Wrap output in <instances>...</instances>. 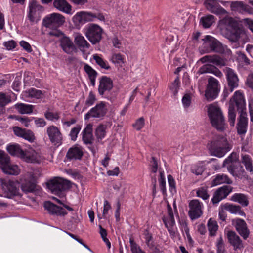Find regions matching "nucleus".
<instances>
[{
    "label": "nucleus",
    "instance_id": "obj_34",
    "mask_svg": "<svg viewBox=\"0 0 253 253\" xmlns=\"http://www.w3.org/2000/svg\"><path fill=\"white\" fill-rule=\"evenodd\" d=\"M44 207L45 209L52 214L63 216L67 214V212L63 208L58 207L49 201L45 202Z\"/></svg>",
    "mask_w": 253,
    "mask_h": 253
},
{
    "label": "nucleus",
    "instance_id": "obj_37",
    "mask_svg": "<svg viewBox=\"0 0 253 253\" xmlns=\"http://www.w3.org/2000/svg\"><path fill=\"white\" fill-rule=\"evenodd\" d=\"M222 208L231 214H238L241 216L245 215V213L238 205H235L232 204L226 203L222 204Z\"/></svg>",
    "mask_w": 253,
    "mask_h": 253
},
{
    "label": "nucleus",
    "instance_id": "obj_4",
    "mask_svg": "<svg viewBox=\"0 0 253 253\" xmlns=\"http://www.w3.org/2000/svg\"><path fill=\"white\" fill-rule=\"evenodd\" d=\"M0 168L7 174L17 175L20 173L19 167L10 161V157L0 150Z\"/></svg>",
    "mask_w": 253,
    "mask_h": 253
},
{
    "label": "nucleus",
    "instance_id": "obj_23",
    "mask_svg": "<svg viewBox=\"0 0 253 253\" xmlns=\"http://www.w3.org/2000/svg\"><path fill=\"white\" fill-rule=\"evenodd\" d=\"M232 191V187L230 186H223L219 188L215 192L212 201L213 204H217L222 199L225 198Z\"/></svg>",
    "mask_w": 253,
    "mask_h": 253
},
{
    "label": "nucleus",
    "instance_id": "obj_44",
    "mask_svg": "<svg viewBox=\"0 0 253 253\" xmlns=\"http://www.w3.org/2000/svg\"><path fill=\"white\" fill-rule=\"evenodd\" d=\"M93 59L95 61L96 63L102 69L105 70H109L110 66L108 62L103 59L100 55L97 54H95L92 55Z\"/></svg>",
    "mask_w": 253,
    "mask_h": 253
},
{
    "label": "nucleus",
    "instance_id": "obj_24",
    "mask_svg": "<svg viewBox=\"0 0 253 253\" xmlns=\"http://www.w3.org/2000/svg\"><path fill=\"white\" fill-rule=\"evenodd\" d=\"M204 4L207 9L211 13L216 14H226L227 13L226 10L219 5L216 0H206Z\"/></svg>",
    "mask_w": 253,
    "mask_h": 253
},
{
    "label": "nucleus",
    "instance_id": "obj_8",
    "mask_svg": "<svg viewBox=\"0 0 253 253\" xmlns=\"http://www.w3.org/2000/svg\"><path fill=\"white\" fill-rule=\"evenodd\" d=\"M84 31V35L93 44L99 42L102 38L103 29L97 24H89L85 27Z\"/></svg>",
    "mask_w": 253,
    "mask_h": 253
},
{
    "label": "nucleus",
    "instance_id": "obj_25",
    "mask_svg": "<svg viewBox=\"0 0 253 253\" xmlns=\"http://www.w3.org/2000/svg\"><path fill=\"white\" fill-rule=\"evenodd\" d=\"M74 43L78 48L83 53H85L90 46L89 43L84 37L79 33L74 34Z\"/></svg>",
    "mask_w": 253,
    "mask_h": 253
},
{
    "label": "nucleus",
    "instance_id": "obj_58",
    "mask_svg": "<svg viewBox=\"0 0 253 253\" xmlns=\"http://www.w3.org/2000/svg\"><path fill=\"white\" fill-rule=\"evenodd\" d=\"M191 102V96L189 94H185L182 99V103L183 107L188 108L190 105Z\"/></svg>",
    "mask_w": 253,
    "mask_h": 253
},
{
    "label": "nucleus",
    "instance_id": "obj_54",
    "mask_svg": "<svg viewBox=\"0 0 253 253\" xmlns=\"http://www.w3.org/2000/svg\"><path fill=\"white\" fill-rule=\"evenodd\" d=\"M145 121L143 117L138 119L133 125V127L137 130H140L144 126Z\"/></svg>",
    "mask_w": 253,
    "mask_h": 253
},
{
    "label": "nucleus",
    "instance_id": "obj_33",
    "mask_svg": "<svg viewBox=\"0 0 253 253\" xmlns=\"http://www.w3.org/2000/svg\"><path fill=\"white\" fill-rule=\"evenodd\" d=\"M197 73L199 75L204 73H211L219 78L223 76L222 72L219 69L214 66L209 64L203 65L200 67Z\"/></svg>",
    "mask_w": 253,
    "mask_h": 253
},
{
    "label": "nucleus",
    "instance_id": "obj_59",
    "mask_svg": "<svg viewBox=\"0 0 253 253\" xmlns=\"http://www.w3.org/2000/svg\"><path fill=\"white\" fill-rule=\"evenodd\" d=\"M80 129L81 127L79 126H77L71 129L70 133V136L72 140L75 141L76 140Z\"/></svg>",
    "mask_w": 253,
    "mask_h": 253
},
{
    "label": "nucleus",
    "instance_id": "obj_20",
    "mask_svg": "<svg viewBox=\"0 0 253 253\" xmlns=\"http://www.w3.org/2000/svg\"><path fill=\"white\" fill-rule=\"evenodd\" d=\"M93 17L91 12L80 11L73 17L72 21L75 25L79 26L86 22L92 21Z\"/></svg>",
    "mask_w": 253,
    "mask_h": 253
},
{
    "label": "nucleus",
    "instance_id": "obj_49",
    "mask_svg": "<svg viewBox=\"0 0 253 253\" xmlns=\"http://www.w3.org/2000/svg\"><path fill=\"white\" fill-rule=\"evenodd\" d=\"M106 126L103 125H100L97 127L95 134L98 139H102L104 138L106 134Z\"/></svg>",
    "mask_w": 253,
    "mask_h": 253
},
{
    "label": "nucleus",
    "instance_id": "obj_50",
    "mask_svg": "<svg viewBox=\"0 0 253 253\" xmlns=\"http://www.w3.org/2000/svg\"><path fill=\"white\" fill-rule=\"evenodd\" d=\"M44 116L49 120H57L59 118V114L57 112L47 111L44 113Z\"/></svg>",
    "mask_w": 253,
    "mask_h": 253
},
{
    "label": "nucleus",
    "instance_id": "obj_22",
    "mask_svg": "<svg viewBox=\"0 0 253 253\" xmlns=\"http://www.w3.org/2000/svg\"><path fill=\"white\" fill-rule=\"evenodd\" d=\"M225 74L230 92H232L235 88L238 86V78L233 70L229 68L225 69Z\"/></svg>",
    "mask_w": 253,
    "mask_h": 253
},
{
    "label": "nucleus",
    "instance_id": "obj_11",
    "mask_svg": "<svg viewBox=\"0 0 253 253\" xmlns=\"http://www.w3.org/2000/svg\"><path fill=\"white\" fill-rule=\"evenodd\" d=\"M65 21V17L57 13H53L45 16L42 21V24L46 28H57L62 25Z\"/></svg>",
    "mask_w": 253,
    "mask_h": 253
},
{
    "label": "nucleus",
    "instance_id": "obj_48",
    "mask_svg": "<svg viewBox=\"0 0 253 253\" xmlns=\"http://www.w3.org/2000/svg\"><path fill=\"white\" fill-rule=\"evenodd\" d=\"M96 98L95 94L93 93L92 91H90L88 96L85 100L84 106L83 108V111L86 109L88 107L92 105L96 101Z\"/></svg>",
    "mask_w": 253,
    "mask_h": 253
},
{
    "label": "nucleus",
    "instance_id": "obj_27",
    "mask_svg": "<svg viewBox=\"0 0 253 253\" xmlns=\"http://www.w3.org/2000/svg\"><path fill=\"white\" fill-rule=\"evenodd\" d=\"M202 63H210L218 66H223L226 64L224 59L218 55H206L200 59Z\"/></svg>",
    "mask_w": 253,
    "mask_h": 253
},
{
    "label": "nucleus",
    "instance_id": "obj_41",
    "mask_svg": "<svg viewBox=\"0 0 253 253\" xmlns=\"http://www.w3.org/2000/svg\"><path fill=\"white\" fill-rule=\"evenodd\" d=\"M14 107L20 114H30L33 112L35 106L21 103L16 104Z\"/></svg>",
    "mask_w": 253,
    "mask_h": 253
},
{
    "label": "nucleus",
    "instance_id": "obj_47",
    "mask_svg": "<svg viewBox=\"0 0 253 253\" xmlns=\"http://www.w3.org/2000/svg\"><path fill=\"white\" fill-rule=\"evenodd\" d=\"M214 17L213 15H208L202 17L200 22L204 28H207L210 27L214 22Z\"/></svg>",
    "mask_w": 253,
    "mask_h": 253
},
{
    "label": "nucleus",
    "instance_id": "obj_46",
    "mask_svg": "<svg viewBox=\"0 0 253 253\" xmlns=\"http://www.w3.org/2000/svg\"><path fill=\"white\" fill-rule=\"evenodd\" d=\"M242 162L244 165L246 169L250 173L253 172V161L251 158L247 155H243L242 157Z\"/></svg>",
    "mask_w": 253,
    "mask_h": 253
},
{
    "label": "nucleus",
    "instance_id": "obj_13",
    "mask_svg": "<svg viewBox=\"0 0 253 253\" xmlns=\"http://www.w3.org/2000/svg\"><path fill=\"white\" fill-rule=\"evenodd\" d=\"M107 103L103 101L98 103L85 115V120H88L91 117L102 118L107 111Z\"/></svg>",
    "mask_w": 253,
    "mask_h": 253
},
{
    "label": "nucleus",
    "instance_id": "obj_16",
    "mask_svg": "<svg viewBox=\"0 0 253 253\" xmlns=\"http://www.w3.org/2000/svg\"><path fill=\"white\" fill-rule=\"evenodd\" d=\"M203 41H204L203 43L204 47H208L206 49L207 52L211 51L217 52H223L220 43L212 36L207 35L205 37Z\"/></svg>",
    "mask_w": 253,
    "mask_h": 253
},
{
    "label": "nucleus",
    "instance_id": "obj_30",
    "mask_svg": "<svg viewBox=\"0 0 253 253\" xmlns=\"http://www.w3.org/2000/svg\"><path fill=\"white\" fill-rule=\"evenodd\" d=\"M112 87L113 82L110 78L103 76L100 79L98 87V92L100 95H102L106 92L109 91Z\"/></svg>",
    "mask_w": 253,
    "mask_h": 253
},
{
    "label": "nucleus",
    "instance_id": "obj_28",
    "mask_svg": "<svg viewBox=\"0 0 253 253\" xmlns=\"http://www.w3.org/2000/svg\"><path fill=\"white\" fill-rule=\"evenodd\" d=\"M240 116L237 124V131L239 134H244L247 131L248 126L247 115L245 111H240Z\"/></svg>",
    "mask_w": 253,
    "mask_h": 253
},
{
    "label": "nucleus",
    "instance_id": "obj_35",
    "mask_svg": "<svg viewBox=\"0 0 253 253\" xmlns=\"http://www.w3.org/2000/svg\"><path fill=\"white\" fill-rule=\"evenodd\" d=\"M227 237L229 243L236 249H240L243 247L242 240L239 236L233 231H229Z\"/></svg>",
    "mask_w": 253,
    "mask_h": 253
},
{
    "label": "nucleus",
    "instance_id": "obj_29",
    "mask_svg": "<svg viewBox=\"0 0 253 253\" xmlns=\"http://www.w3.org/2000/svg\"><path fill=\"white\" fill-rule=\"evenodd\" d=\"M60 45L63 50L67 54H72L76 49L72 40L66 36L60 38Z\"/></svg>",
    "mask_w": 253,
    "mask_h": 253
},
{
    "label": "nucleus",
    "instance_id": "obj_61",
    "mask_svg": "<svg viewBox=\"0 0 253 253\" xmlns=\"http://www.w3.org/2000/svg\"><path fill=\"white\" fill-rule=\"evenodd\" d=\"M111 207L109 202L107 200H105L104 201L103 205V210L102 213V217L103 218H106L107 215L108 214L109 211L111 209Z\"/></svg>",
    "mask_w": 253,
    "mask_h": 253
},
{
    "label": "nucleus",
    "instance_id": "obj_39",
    "mask_svg": "<svg viewBox=\"0 0 253 253\" xmlns=\"http://www.w3.org/2000/svg\"><path fill=\"white\" fill-rule=\"evenodd\" d=\"M230 8L233 11L241 13L249 12V6L241 1H232L230 3Z\"/></svg>",
    "mask_w": 253,
    "mask_h": 253
},
{
    "label": "nucleus",
    "instance_id": "obj_31",
    "mask_svg": "<svg viewBox=\"0 0 253 253\" xmlns=\"http://www.w3.org/2000/svg\"><path fill=\"white\" fill-rule=\"evenodd\" d=\"M231 102H234L240 111H245L246 109V103L244 97L242 92L239 90L235 92L233 96L231 99Z\"/></svg>",
    "mask_w": 253,
    "mask_h": 253
},
{
    "label": "nucleus",
    "instance_id": "obj_64",
    "mask_svg": "<svg viewBox=\"0 0 253 253\" xmlns=\"http://www.w3.org/2000/svg\"><path fill=\"white\" fill-rule=\"evenodd\" d=\"M216 247L217 248V252L219 253H223L224 251V245L223 240L221 237L217 239Z\"/></svg>",
    "mask_w": 253,
    "mask_h": 253
},
{
    "label": "nucleus",
    "instance_id": "obj_7",
    "mask_svg": "<svg viewBox=\"0 0 253 253\" xmlns=\"http://www.w3.org/2000/svg\"><path fill=\"white\" fill-rule=\"evenodd\" d=\"M237 159L236 153H231L223 162V167H226L228 171L235 177L242 178L245 175V170L242 167H240L239 169L235 168L233 163Z\"/></svg>",
    "mask_w": 253,
    "mask_h": 253
},
{
    "label": "nucleus",
    "instance_id": "obj_26",
    "mask_svg": "<svg viewBox=\"0 0 253 253\" xmlns=\"http://www.w3.org/2000/svg\"><path fill=\"white\" fill-rule=\"evenodd\" d=\"M13 130L15 135L18 137H22L30 142H34L35 139L34 134L30 130L23 129L18 126H14L13 128Z\"/></svg>",
    "mask_w": 253,
    "mask_h": 253
},
{
    "label": "nucleus",
    "instance_id": "obj_19",
    "mask_svg": "<svg viewBox=\"0 0 253 253\" xmlns=\"http://www.w3.org/2000/svg\"><path fill=\"white\" fill-rule=\"evenodd\" d=\"M22 99L29 102H34L35 100L42 98L43 97L42 92L34 88L23 91L21 94Z\"/></svg>",
    "mask_w": 253,
    "mask_h": 253
},
{
    "label": "nucleus",
    "instance_id": "obj_53",
    "mask_svg": "<svg viewBox=\"0 0 253 253\" xmlns=\"http://www.w3.org/2000/svg\"><path fill=\"white\" fill-rule=\"evenodd\" d=\"M179 88V77H176L174 82L170 86V89L173 93L174 95H176L178 92Z\"/></svg>",
    "mask_w": 253,
    "mask_h": 253
},
{
    "label": "nucleus",
    "instance_id": "obj_38",
    "mask_svg": "<svg viewBox=\"0 0 253 253\" xmlns=\"http://www.w3.org/2000/svg\"><path fill=\"white\" fill-rule=\"evenodd\" d=\"M228 184L232 183V180L225 174H216L211 182V186H215L222 184Z\"/></svg>",
    "mask_w": 253,
    "mask_h": 253
},
{
    "label": "nucleus",
    "instance_id": "obj_57",
    "mask_svg": "<svg viewBox=\"0 0 253 253\" xmlns=\"http://www.w3.org/2000/svg\"><path fill=\"white\" fill-rule=\"evenodd\" d=\"M204 170V168L201 165H194L191 168V172L196 175H201Z\"/></svg>",
    "mask_w": 253,
    "mask_h": 253
},
{
    "label": "nucleus",
    "instance_id": "obj_14",
    "mask_svg": "<svg viewBox=\"0 0 253 253\" xmlns=\"http://www.w3.org/2000/svg\"><path fill=\"white\" fill-rule=\"evenodd\" d=\"M167 209L168 216L166 217H164L163 220L170 235L174 237L176 235V230L174 227L175 222L172 209L169 204L167 206Z\"/></svg>",
    "mask_w": 253,
    "mask_h": 253
},
{
    "label": "nucleus",
    "instance_id": "obj_32",
    "mask_svg": "<svg viewBox=\"0 0 253 253\" xmlns=\"http://www.w3.org/2000/svg\"><path fill=\"white\" fill-rule=\"evenodd\" d=\"M83 148L79 146H75L70 148L66 154V157L68 159L80 160L83 155Z\"/></svg>",
    "mask_w": 253,
    "mask_h": 253
},
{
    "label": "nucleus",
    "instance_id": "obj_56",
    "mask_svg": "<svg viewBox=\"0 0 253 253\" xmlns=\"http://www.w3.org/2000/svg\"><path fill=\"white\" fill-rule=\"evenodd\" d=\"M236 119V114L234 110L231 107H230L228 111V121L231 126H234Z\"/></svg>",
    "mask_w": 253,
    "mask_h": 253
},
{
    "label": "nucleus",
    "instance_id": "obj_36",
    "mask_svg": "<svg viewBox=\"0 0 253 253\" xmlns=\"http://www.w3.org/2000/svg\"><path fill=\"white\" fill-rule=\"evenodd\" d=\"M54 6L65 13L72 14V7L65 0H54Z\"/></svg>",
    "mask_w": 253,
    "mask_h": 253
},
{
    "label": "nucleus",
    "instance_id": "obj_15",
    "mask_svg": "<svg viewBox=\"0 0 253 253\" xmlns=\"http://www.w3.org/2000/svg\"><path fill=\"white\" fill-rule=\"evenodd\" d=\"M189 216L192 220L199 218L202 214L203 204L199 200L195 199L191 200L189 203Z\"/></svg>",
    "mask_w": 253,
    "mask_h": 253
},
{
    "label": "nucleus",
    "instance_id": "obj_2",
    "mask_svg": "<svg viewBox=\"0 0 253 253\" xmlns=\"http://www.w3.org/2000/svg\"><path fill=\"white\" fill-rule=\"evenodd\" d=\"M232 148V144L222 135L215 136L209 144L210 150L216 156L222 157Z\"/></svg>",
    "mask_w": 253,
    "mask_h": 253
},
{
    "label": "nucleus",
    "instance_id": "obj_17",
    "mask_svg": "<svg viewBox=\"0 0 253 253\" xmlns=\"http://www.w3.org/2000/svg\"><path fill=\"white\" fill-rule=\"evenodd\" d=\"M43 159L41 153L30 148L24 151L22 160L28 163H40Z\"/></svg>",
    "mask_w": 253,
    "mask_h": 253
},
{
    "label": "nucleus",
    "instance_id": "obj_43",
    "mask_svg": "<svg viewBox=\"0 0 253 253\" xmlns=\"http://www.w3.org/2000/svg\"><path fill=\"white\" fill-rule=\"evenodd\" d=\"M231 200L238 202L243 206H247L249 201L246 196L242 193H235L231 197Z\"/></svg>",
    "mask_w": 253,
    "mask_h": 253
},
{
    "label": "nucleus",
    "instance_id": "obj_12",
    "mask_svg": "<svg viewBox=\"0 0 253 253\" xmlns=\"http://www.w3.org/2000/svg\"><path fill=\"white\" fill-rule=\"evenodd\" d=\"M21 189L25 193H32L36 188V180L34 175L28 172L23 175L20 179Z\"/></svg>",
    "mask_w": 253,
    "mask_h": 253
},
{
    "label": "nucleus",
    "instance_id": "obj_45",
    "mask_svg": "<svg viewBox=\"0 0 253 253\" xmlns=\"http://www.w3.org/2000/svg\"><path fill=\"white\" fill-rule=\"evenodd\" d=\"M110 61L117 66L122 67L125 63V57L120 53H113L110 58Z\"/></svg>",
    "mask_w": 253,
    "mask_h": 253
},
{
    "label": "nucleus",
    "instance_id": "obj_3",
    "mask_svg": "<svg viewBox=\"0 0 253 253\" xmlns=\"http://www.w3.org/2000/svg\"><path fill=\"white\" fill-rule=\"evenodd\" d=\"M207 110L212 126L218 131H224L227 125L220 107L217 104L212 103L207 106Z\"/></svg>",
    "mask_w": 253,
    "mask_h": 253
},
{
    "label": "nucleus",
    "instance_id": "obj_60",
    "mask_svg": "<svg viewBox=\"0 0 253 253\" xmlns=\"http://www.w3.org/2000/svg\"><path fill=\"white\" fill-rule=\"evenodd\" d=\"M181 228L183 232H184L188 241L190 243H192L193 240L189 233V230L187 226V224L185 222H183L181 224Z\"/></svg>",
    "mask_w": 253,
    "mask_h": 253
},
{
    "label": "nucleus",
    "instance_id": "obj_1",
    "mask_svg": "<svg viewBox=\"0 0 253 253\" xmlns=\"http://www.w3.org/2000/svg\"><path fill=\"white\" fill-rule=\"evenodd\" d=\"M227 29L230 33L227 37L232 42L233 47L238 48L249 41L247 33L239 27L238 23L233 19H229Z\"/></svg>",
    "mask_w": 253,
    "mask_h": 253
},
{
    "label": "nucleus",
    "instance_id": "obj_52",
    "mask_svg": "<svg viewBox=\"0 0 253 253\" xmlns=\"http://www.w3.org/2000/svg\"><path fill=\"white\" fill-rule=\"evenodd\" d=\"M159 184L160 187L161 189V190L164 192L166 190V180L164 175V172L162 171L160 169H159Z\"/></svg>",
    "mask_w": 253,
    "mask_h": 253
},
{
    "label": "nucleus",
    "instance_id": "obj_21",
    "mask_svg": "<svg viewBox=\"0 0 253 253\" xmlns=\"http://www.w3.org/2000/svg\"><path fill=\"white\" fill-rule=\"evenodd\" d=\"M232 224L235 227L239 234L244 239H246L249 235V230L247 228L245 221L242 219L236 218L232 220Z\"/></svg>",
    "mask_w": 253,
    "mask_h": 253
},
{
    "label": "nucleus",
    "instance_id": "obj_9",
    "mask_svg": "<svg viewBox=\"0 0 253 253\" xmlns=\"http://www.w3.org/2000/svg\"><path fill=\"white\" fill-rule=\"evenodd\" d=\"M28 7V20L32 23L38 22L41 19V13L44 10L43 7L35 0H31L29 1Z\"/></svg>",
    "mask_w": 253,
    "mask_h": 253
},
{
    "label": "nucleus",
    "instance_id": "obj_51",
    "mask_svg": "<svg viewBox=\"0 0 253 253\" xmlns=\"http://www.w3.org/2000/svg\"><path fill=\"white\" fill-rule=\"evenodd\" d=\"M11 102V97L5 93L0 92V106L3 107L6 106Z\"/></svg>",
    "mask_w": 253,
    "mask_h": 253
},
{
    "label": "nucleus",
    "instance_id": "obj_55",
    "mask_svg": "<svg viewBox=\"0 0 253 253\" xmlns=\"http://www.w3.org/2000/svg\"><path fill=\"white\" fill-rule=\"evenodd\" d=\"M197 195L198 197L202 198L203 200H206L209 197L207 189L204 187H201L197 190Z\"/></svg>",
    "mask_w": 253,
    "mask_h": 253
},
{
    "label": "nucleus",
    "instance_id": "obj_6",
    "mask_svg": "<svg viewBox=\"0 0 253 253\" xmlns=\"http://www.w3.org/2000/svg\"><path fill=\"white\" fill-rule=\"evenodd\" d=\"M47 188L55 194L60 195L70 187V183L60 177H56L47 182Z\"/></svg>",
    "mask_w": 253,
    "mask_h": 253
},
{
    "label": "nucleus",
    "instance_id": "obj_62",
    "mask_svg": "<svg viewBox=\"0 0 253 253\" xmlns=\"http://www.w3.org/2000/svg\"><path fill=\"white\" fill-rule=\"evenodd\" d=\"M16 119L19 121L24 126L28 127L31 119L27 117H17Z\"/></svg>",
    "mask_w": 253,
    "mask_h": 253
},
{
    "label": "nucleus",
    "instance_id": "obj_40",
    "mask_svg": "<svg viewBox=\"0 0 253 253\" xmlns=\"http://www.w3.org/2000/svg\"><path fill=\"white\" fill-rule=\"evenodd\" d=\"M6 150L11 155L16 156L22 159L24 151H23L20 146L17 144H12L8 145L6 147Z\"/></svg>",
    "mask_w": 253,
    "mask_h": 253
},
{
    "label": "nucleus",
    "instance_id": "obj_5",
    "mask_svg": "<svg viewBox=\"0 0 253 253\" xmlns=\"http://www.w3.org/2000/svg\"><path fill=\"white\" fill-rule=\"evenodd\" d=\"M220 89V84L219 81L212 76L209 77L205 90V98L208 101L215 99L217 97Z\"/></svg>",
    "mask_w": 253,
    "mask_h": 253
},
{
    "label": "nucleus",
    "instance_id": "obj_18",
    "mask_svg": "<svg viewBox=\"0 0 253 253\" xmlns=\"http://www.w3.org/2000/svg\"><path fill=\"white\" fill-rule=\"evenodd\" d=\"M47 134L50 142L56 145H60L62 143V135L59 129L54 126H50L47 128Z\"/></svg>",
    "mask_w": 253,
    "mask_h": 253
},
{
    "label": "nucleus",
    "instance_id": "obj_42",
    "mask_svg": "<svg viewBox=\"0 0 253 253\" xmlns=\"http://www.w3.org/2000/svg\"><path fill=\"white\" fill-rule=\"evenodd\" d=\"M207 227L210 236H216L219 227L216 220L212 218H210L207 222Z\"/></svg>",
    "mask_w": 253,
    "mask_h": 253
},
{
    "label": "nucleus",
    "instance_id": "obj_63",
    "mask_svg": "<svg viewBox=\"0 0 253 253\" xmlns=\"http://www.w3.org/2000/svg\"><path fill=\"white\" fill-rule=\"evenodd\" d=\"M84 69L89 76V78L92 77H96V72L89 65L85 64L84 66Z\"/></svg>",
    "mask_w": 253,
    "mask_h": 253
},
{
    "label": "nucleus",
    "instance_id": "obj_10",
    "mask_svg": "<svg viewBox=\"0 0 253 253\" xmlns=\"http://www.w3.org/2000/svg\"><path fill=\"white\" fill-rule=\"evenodd\" d=\"M0 183L5 197L10 198L18 195L19 189L16 181L7 178H0Z\"/></svg>",
    "mask_w": 253,
    "mask_h": 253
}]
</instances>
